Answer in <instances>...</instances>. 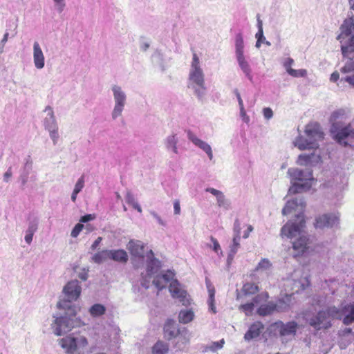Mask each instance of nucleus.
<instances>
[{
    "instance_id": "obj_64",
    "label": "nucleus",
    "mask_w": 354,
    "mask_h": 354,
    "mask_svg": "<svg viewBox=\"0 0 354 354\" xmlns=\"http://www.w3.org/2000/svg\"><path fill=\"white\" fill-rule=\"evenodd\" d=\"M77 194H78V193H75L74 191H73L72 194H71V201L73 202L76 201Z\"/></svg>"
},
{
    "instance_id": "obj_54",
    "label": "nucleus",
    "mask_w": 354,
    "mask_h": 354,
    "mask_svg": "<svg viewBox=\"0 0 354 354\" xmlns=\"http://www.w3.org/2000/svg\"><path fill=\"white\" fill-rule=\"evenodd\" d=\"M234 93H235L236 96V98H237V100H238V102H239V109H242L243 108H244V106H243V100L241 97V95L239 92V91L237 89H235L234 91Z\"/></svg>"
},
{
    "instance_id": "obj_31",
    "label": "nucleus",
    "mask_w": 354,
    "mask_h": 354,
    "mask_svg": "<svg viewBox=\"0 0 354 354\" xmlns=\"http://www.w3.org/2000/svg\"><path fill=\"white\" fill-rule=\"evenodd\" d=\"M261 298V295H257L253 298V301L252 302L241 305L240 308L243 310L246 315H250L253 312L255 304H257L259 302H260Z\"/></svg>"
},
{
    "instance_id": "obj_52",
    "label": "nucleus",
    "mask_w": 354,
    "mask_h": 354,
    "mask_svg": "<svg viewBox=\"0 0 354 354\" xmlns=\"http://www.w3.org/2000/svg\"><path fill=\"white\" fill-rule=\"evenodd\" d=\"M95 216L94 214H86L81 217L80 221L82 223H86V222H88L90 221L95 219Z\"/></svg>"
},
{
    "instance_id": "obj_25",
    "label": "nucleus",
    "mask_w": 354,
    "mask_h": 354,
    "mask_svg": "<svg viewBox=\"0 0 354 354\" xmlns=\"http://www.w3.org/2000/svg\"><path fill=\"white\" fill-rule=\"evenodd\" d=\"M152 62L154 64L158 66L162 72L168 68L167 59L165 58L163 54L159 50H156L153 54Z\"/></svg>"
},
{
    "instance_id": "obj_7",
    "label": "nucleus",
    "mask_w": 354,
    "mask_h": 354,
    "mask_svg": "<svg viewBox=\"0 0 354 354\" xmlns=\"http://www.w3.org/2000/svg\"><path fill=\"white\" fill-rule=\"evenodd\" d=\"M287 174L292 184L288 189L290 195L308 191L315 182L313 171L308 168L300 169L291 167L288 169Z\"/></svg>"
},
{
    "instance_id": "obj_12",
    "label": "nucleus",
    "mask_w": 354,
    "mask_h": 354,
    "mask_svg": "<svg viewBox=\"0 0 354 354\" xmlns=\"http://www.w3.org/2000/svg\"><path fill=\"white\" fill-rule=\"evenodd\" d=\"M113 97V109L111 112V118L116 120L120 117L124 110L127 104V96L122 88L118 85L113 84L111 88Z\"/></svg>"
},
{
    "instance_id": "obj_14",
    "label": "nucleus",
    "mask_w": 354,
    "mask_h": 354,
    "mask_svg": "<svg viewBox=\"0 0 354 354\" xmlns=\"http://www.w3.org/2000/svg\"><path fill=\"white\" fill-rule=\"evenodd\" d=\"M59 344L67 353H73L77 348L84 347L88 344L87 339L84 336L75 335L74 333L59 340Z\"/></svg>"
},
{
    "instance_id": "obj_57",
    "label": "nucleus",
    "mask_w": 354,
    "mask_h": 354,
    "mask_svg": "<svg viewBox=\"0 0 354 354\" xmlns=\"http://www.w3.org/2000/svg\"><path fill=\"white\" fill-rule=\"evenodd\" d=\"M102 240V237H100V236L97 237V239L91 245V250H95L97 248V246L100 245Z\"/></svg>"
},
{
    "instance_id": "obj_43",
    "label": "nucleus",
    "mask_w": 354,
    "mask_h": 354,
    "mask_svg": "<svg viewBox=\"0 0 354 354\" xmlns=\"http://www.w3.org/2000/svg\"><path fill=\"white\" fill-rule=\"evenodd\" d=\"M49 133V136L52 140L53 144L57 145L59 139L58 127L47 130Z\"/></svg>"
},
{
    "instance_id": "obj_49",
    "label": "nucleus",
    "mask_w": 354,
    "mask_h": 354,
    "mask_svg": "<svg viewBox=\"0 0 354 354\" xmlns=\"http://www.w3.org/2000/svg\"><path fill=\"white\" fill-rule=\"evenodd\" d=\"M241 223L239 221V220H236L234 223V236H238L239 238H241Z\"/></svg>"
},
{
    "instance_id": "obj_55",
    "label": "nucleus",
    "mask_w": 354,
    "mask_h": 354,
    "mask_svg": "<svg viewBox=\"0 0 354 354\" xmlns=\"http://www.w3.org/2000/svg\"><path fill=\"white\" fill-rule=\"evenodd\" d=\"M151 214L157 221L160 225H165V222L160 218V216L155 212H151Z\"/></svg>"
},
{
    "instance_id": "obj_51",
    "label": "nucleus",
    "mask_w": 354,
    "mask_h": 354,
    "mask_svg": "<svg viewBox=\"0 0 354 354\" xmlns=\"http://www.w3.org/2000/svg\"><path fill=\"white\" fill-rule=\"evenodd\" d=\"M341 82L344 81L354 87V73L351 75H346L344 78H342Z\"/></svg>"
},
{
    "instance_id": "obj_16",
    "label": "nucleus",
    "mask_w": 354,
    "mask_h": 354,
    "mask_svg": "<svg viewBox=\"0 0 354 354\" xmlns=\"http://www.w3.org/2000/svg\"><path fill=\"white\" fill-rule=\"evenodd\" d=\"M297 324L294 322L283 323L278 322L274 324L275 330L279 332L281 337H293L297 329Z\"/></svg>"
},
{
    "instance_id": "obj_28",
    "label": "nucleus",
    "mask_w": 354,
    "mask_h": 354,
    "mask_svg": "<svg viewBox=\"0 0 354 354\" xmlns=\"http://www.w3.org/2000/svg\"><path fill=\"white\" fill-rule=\"evenodd\" d=\"M37 227H38L37 221L33 220V221H31L29 222L28 228L26 231V235L24 237L25 241L28 244L31 243V242L32 241L33 235H34L35 232L37 231Z\"/></svg>"
},
{
    "instance_id": "obj_56",
    "label": "nucleus",
    "mask_w": 354,
    "mask_h": 354,
    "mask_svg": "<svg viewBox=\"0 0 354 354\" xmlns=\"http://www.w3.org/2000/svg\"><path fill=\"white\" fill-rule=\"evenodd\" d=\"M174 210L175 214H180V206L178 201H175L174 203Z\"/></svg>"
},
{
    "instance_id": "obj_35",
    "label": "nucleus",
    "mask_w": 354,
    "mask_h": 354,
    "mask_svg": "<svg viewBox=\"0 0 354 354\" xmlns=\"http://www.w3.org/2000/svg\"><path fill=\"white\" fill-rule=\"evenodd\" d=\"M106 308L100 304L93 305L90 309L89 313L93 317H99L104 314Z\"/></svg>"
},
{
    "instance_id": "obj_53",
    "label": "nucleus",
    "mask_w": 354,
    "mask_h": 354,
    "mask_svg": "<svg viewBox=\"0 0 354 354\" xmlns=\"http://www.w3.org/2000/svg\"><path fill=\"white\" fill-rule=\"evenodd\" d=\"M240 115H241V118H242V120L244 122L248 123L250 122V118L248 115H247L244 108H243L242 109H240Z\"/></svg>"
},
{
    "instance_id": "obj_5",
    "label": "nucleus",
    "mask_w": 354,
    "mask_h": 354,
    "mask_svg": "<svg viewBox=\"0 0 354 354\" xmlns=\"http://www.w3.org/2000/svg\"><path fill=\"white\" fill-rule=\"evenodd\" d=\"M347 118V112L340 109L333 111L330 117V133L333 138L341 145L354 147V128L351 124L343 127V122Z\"/></svg>"
},
{
    "instance_id": "obj_47",
    "label": "nucleus",
    "mask_w": 354,
    "mask_h": 354,
    "mask_svg": "<svg viewBox=\"0 0 354 354\" xmlns=\"http://www.w3.org/2000/svg\"><path fill=\"white\" fill-rule=\"evenodd\" d=\"M293 64L294 59L290 57H288L283 60L282 64L288 73L290 72V70L292 69L291 66Z\"/></svg>"
},
{
    "instance_id": "obj_33",
    "label": "nucleus",
    "mask_w": 354,
    "mask_h": 354,
    "mask_svg": "<svg viewBox=\"0 0 354 354\" xmlns=\"http://www.w3.org/2000/svg\"><path fill=\"white\" fill-rule=\"evenodd\" d=\"M109 259V250H103L95 253L91 257L92 261L97 264L102 263Z\"/></svg>"
},
{
    "instance_id": "obj_13",
    "label": "nucleus",
    "mask_w": 354,
    "mask_h": 354,
    "mask_svg": "<svg viewBox=\"0 0 354 354\" xmlns=\"http://www.w3.org/2000/svg\"><path fill=\"white\" fill-rule=\"evenodd\" d=\"M310 285V281L307 276H302V271L301 270H295L286 280L285 286L287 290L292 291V295L295 293H299L306 289Z\"/></svg>"
},
{
    "instance_id": "obj_37",
    "label": "nucleus",
    "mask_w": 354,
    "mask_h": 354,
    "mask_svg": "<svg viewBox=\"0 0 354 354\" xmlns=\"http://www.w3.org/2000/svg\"><path fill=\"white\" fill-rule=\"evenodd\" d=\"M125 200L127 203L131 205L135 209L139 212H142V208L140 205L138 203L133 195L130 192H127L125 196Z\"/></svg>"
},
{
    "instance_id": "obj_40",
    "label": "nucleus",
    "mask_w": 354,
    "mask_h": 354,
    "mask_svg": "<svg viewBox=\"0 0 354 354\" xmlns=\"http://www.w3.org/2000/svg\"><path fill=\"white\" fill-rule=\"evenodd\" d=\"M225 344L224 339H221L218 342H213L210 343L208 346H207L206 349L209 350L211 351L215 352L218 350L221 349L223 347V345Z\"/></svg>"
},
{
    "instance_id": "obj_15",
    "label": "nucleus",
    "mask_w": 354,
    "mask_h": 354,
    "mask_svg": "<svg viewBox=\"0 0 354 354\" xmlns=\"http://www.w3.org/2000/svg\"><path fill=\"white\" fill-rule=\"evenodd\" d=\"M339 216L335 214H326L316 218L315 227H333L338 225Z\"/></svg>"
},
{
    "instance_id": "obj_62",
    "label": "nucleus",
    "mask_w": 354,
    "mask_h": 354,
    "mask_svg": "<svg viewBox=\"0 0 354 354\" xmlns=\"http://www.w3.org/2000/svg\"><path fill=\"white\" fill-rule=\"evenodd\" d=\"M32 161L30 158V157H28L27 159H26V162L25 163V168L27 169H31L32 168Z\"/></svg>"
},
{
    "instance_id": "obj_32",
    "label": "nucleus",
    "mask_w": 354,
    "mask_h": 354,
    "mask_svg": "<svg viewBox=\"0 0 354 354\" xmlns=\"http://www.w3.org/2000/svg\"><path fill=\"white\" fill-rule=\"evenodd\" d=\"M259 315L266 316L276 312L274 302L270 301L268 304L261 305L257 310Z\"/></svg>"
},
{
    "instance_id": "obj_61",
    "label": "nucleus",
    "mask_w": 354,
    "mask_h": 354,
    "mask_svg": "<svg viewBox=\"0 0 354 354\" xmlns=\"http://www.w3.org/2000/svg\"><path fill=\"white\" fill-rule=\"evenodd\" d=\"M257 28H258V31L257 32L263 31V21L260 19V17L259 15H257Z\"/></svg>"
},
{
    "instance_id": "obj_59",
    "label": "nucleus",
    "mask_w": 354,
    "mask_h": 354,
    "mask_svg": "<svg viewBox=\"0 0 354 354\" xmlns=\"http://www.w3.org/2000/svg\"><path fill=\"white\" fill-rule=\"evenodd\" d=\"M339 73L337 71H335L331 74L330 80L331 82H335L339 80Z\"/></svg>"
},
{
    "instance_id": "obj_20",
    "label": "nucleus",
    "mask_w": 354,
    "mask_h": 354,
    "mask_svg": "<svg viewBox=\"0 0 354 354\" xmlns=\"http://www.w3.org/2000/svg\"><path fill=\"white\" fill-rule=\"evenodd\" d=\"M205 192L212 194L216 197V203L219 207L223 208L225 210L230 208V201L226 198L221 191L212 187H207L205 189Z\"/></svg>"
},
{
    "instance_id": "obj_30",
    "label": "nucleus",
    "mask_w": 354,
    "mask_h": 354,
    "mask_svg": "<svg viewBox=\"0 0 354 354\" xmlns=\"http://www.w3.org/2000/svg\"><path fill=\"white\" fill-rule=\"evenodd\" d=\"M194 318V313L191 309L182 310L179 312L178 320L182 324H188Z\"/></svg>"
},
{
    "instance_id": "obj_10",
    "label": "nucleus",
    "mask_w": 354,
    "mask_h": 354,
    "mask_svg": "<svg viewBox=\"0 0 354 354\" xmlns=\"http://www.w3.org/2000/svg\"><path fill=\"white\" fill-rule=\"evenodd\" d=\"M67 311L64 315H54L50 324V328L54 335L62 336L71 331L75 326V317L76 314L71 315V311Z\"/></svg>"
},
{
    "instance_id": "obj_34",
    "label": "nucleus",
    "mask_w": 354,
    "mask_h": 354,
    "mask_svg": "<svg viewBox=\"0 0 354 354\" xmlns=\"http://www.w3.org/2000/svg\"><path fill=\"white\" fill-rule=\"evenodd\" d=\"M169 350L168 345L162 342H157L152 348L153 354H165Z\"/></svg>"
},
{
    "instance_id": "obj_9",
    "label": "nucleus",
    "mask_w": 354,
    "mask_h": 354,
    "mask_svg": "<svg viewBox=\"0 0 354 354\" xmlns=\"http://www.w3.org/2000/svg\"><path fill=\"white\" fill-rule=\"evenodd\" d=\"M64 297L57 303V306L64 310L71 311V315L76 314L77 308L72 302L76 301L82 291L80 282L77 280H73L64 288Z\"/></svg>"
},
{
    "instance_id": "obj_8",
    "label": "nucleus",
    "mask_w": 354,
    "mask_h": 354,
    "mask_svg": "<svg viewBox=\"0 0 354 354\" xmlns=\"http://www.w3.org/2000/svg\"><path fill=\"white\" fill-rule=\"evenodd\" d=\"M187 85L198 98L201 99L205 95V74L201 68L199 57L196 53L193 54Z\"/></svg>"
},
{
    "instance_id": "obj_46",
    "label": "nucleus",
    "mask_w": 354,
    "mask_h": 354,
    "mask_svg": "<svg viewBox=\"0 0 354 354\" xmlns=\"http://www.w3.org/2000/svg\"><path fill=\"white\" fill-rule=\"evenodd\" d=\"M84 225L81 223H77L75 225L71 231V236L73 238H76L82 230Z\"/></svg>"
},
{
    "instance_id": "obj_27",
    "label": "nucleus",
    "mask_w": 354,
    "mask_h": 354,
    "mask_svg": "<svg viewBox=\"0 0 354 354\" xmlns=\"http://www.w3.org/2000/svg\"><path fill=\"white\" fill-rule=\"evenodd\" d=\"M164 333L165 337L171 339L178 334V330L176 328V323L174 321L169 320L164 326Z\"/></svg>"
},
{
    "instance_id": "obj_63",
    "label": "nucleus",
    "mask_w": 354,
    "mask_h": 354,
    "mask_svg": "<svg viewBox=\"0 0 354 354\" xmlns=\"http://www.w3.org/2000/svg\"><path fill=\"white\" fill-rule=\"evenodd\" d=\"M8 36H9V33L8 32H5V34L3 35V37L0 42L2 44H4L6 45V44L8 39Z\"/></svg>"
},
{
    "instance_id": "obj_4",
    "label": "nucleus",
    "mask_w": 354,
    "mask_h": 354,
    "mask_svg": "<svg viewBox=\"0 0 354 354\" xmlns=\"http://www.w3.org/2000/svg\"><path fill=\"white\" fill-rule=\"evenodd\" d=\"M340 30L337 39L341 42V50L345 60L340 71L346 74L354 71V17L346 19Z\"/></svg>"
},
{
    "instance_id": "obj_50",
    "label": "nucleus",
    "mask_w": 354,
    "mask_h": 354,
    "mask_svg": "<svg viewBox=\"0 0 354 354\" xmlns=\"http://www.w3.org/2000/svg\"><path fill=\"white\" fill-rule=\"evenodd\" d=\"M263 117L266 120H270L273 117V111L269 108L266 107L263 109Z\"/></svg>"
},
{
    "instance_id": "obj_26",
    "label": "nucleus",
    "mask_w": 354,
    "mask_h": 354,
    "mask_svg": "<svg viewBox=\"0 0 354 354\" xmlns=\"http://www.w3.org/2000/svg\"><path fill=\"white\" fill-rule=\"evenodd\" d=\"M178 142V138L175 134L168 136L165 140V145L168 151H171L176 154H178V151L177 148V144Z\"/></svg>"
},
{
    "instance_id": "obj_45",
    "label": "nucleus",
    "mask_w": 354,
    "mask_h": 354,
    "mask_svg": "<svg viewBox=\"0 0 354 354\" xmlns=\"http://www.w3.org/2000/svg\"><path fill=\"white\" fill-rule=\"evenodd\" d=\"M53 1L56 10L59 13L62 12L66 6L65 0H53Z\"/></svg>"
},
{
    "instance_id": "obj_58",
    "label": "nucleus",
    "mask_w": 354,
    "mask_h": 354,
    "mask_svg": "<svg viewBox=\"0 0 354 354\" xmlns=\"http://www.w3.org/2000/svg\"><path fill=\"white\" fill-rule=\"evenodd\" d=\"M253 231V227L251 225H248V227H247V230L245 231H244V233H243V237L244 239H247L248 238L249 235H250V233L251 232Z\"/></svg>"
},
{
    "instance_id": "obj_1",
    "label": "nucleus",
    "mask_w": 354,
    "mask_h": 354,
    "mask_svg": "<svg viewBox=\"0 0 354 354\" xmlns=\"http://www.w3.org/2000/svg\"><path fill=\"white\" fill-rule=\"evenodd\" d=\"M145 244L140 240L131 239L129 241L127 248L131 257L132 264L135 268H140L146 261L145 272L141 274L140 285L148 289L152 283L158 290H162L170 282L169 290L173 298L178 299L183 306L189 304L187 292L181 288L178 280L174 279V270H167L165 272H159L161 262L154 257L151 250L146 251Z\"/></svg>"
},
{
    "instance_id": "obj_29",
    "label": "nucleus",
    "mask_w": 354,
    "mask_h": 354,
    "mask_svg": "<svg viewBox=\"0 0 354 354\" xmlns=\"http://www.w3.org/2000/svg\"><path fill=\"white\" fill-rule=\"evenodd\" d=\"M240 240L241 238H239L238 236H234L233 238L232 243L230 246V252L227 259L228 265L232 263L234 255L236 254L239 248H240Z\"/></svg>"
},
{
    "instance_id": "obj_17",
    "label": "nucleus",
    "mask_w": 354,
    "mask_h": 354,
    "mask_svg": "<svg viewBox=\"0 0 354 354\" xmlns=\"http://www.w3.org/2000/svg\"><path fill=\"white\" fill-rule=\"evenodd\" d=\"M187 138L196 147L203 150L209 159L212 160L214 158L211 146L206 142L202 140L196 136L193 132L188 131Z\"/></svg>"
},
{
    "instance_id": "obj_41",
    "label": "nucleus",
    "mask_w": 354,
    "mask_h": 354,
    "mask_svg": "<svg viewBox=\"0 0 354 354\" xmlns=\"http://www.w3.org/2000/svg\"><path fill=\"white\" fill-rule=\"evenodd\" d=\"M245 294H254L258 292V286L254 283H247L243 287Z\"/></svg>"
},
{
    "instance_id": "obj_18",
    "label": "nucleus",
    "mask_w": 354,
    "mask_h": 354,
    "mask_svg": "<svg viewBox=\"0 0 354 354\" xmlns=\"http://www.w3.org/2000/svg\"><path fill=\"white\" fill-rule=\"evenodd\" d=\"M32 50L33 62L35 68L39 70L42 69L45 66V57L38 41H34Z\"/></svg>"
},
{
    "instance_id": "obj_44",
    "label": "nucleus",
    "mask_w": 354,
    "mask_h": 354,
    "mask_svg": "<svg viewBox=\"0 0 354 354\" xmlns=\"http://www.w3.org/2000/svg\"><path fill=\"white\" fill-rule=\"evenodd\" d=\"M84 187V176H82L77 181V183L75 185V187L73 189V191L75 193H80L82 189Z\"/></svg>"
},
{
    "instance_id": "obj_38",
    "label": "nucleus",
    "mask_w": 354,
    "mask_h": 354,
    "mask_svg": "<svg viewBox=\"0 0 354 354\" xmlns=\"http://www.w3.org/2000/svg\"><path fill=\"white\" fill-rule=\"evenodd\" d=\"M272 268V263L268 259H262L256 267L257 271H268Z\"/></svg>"
},
{
    "instance_id": "obj_22",
    "label": "nucleus",
    "mask_w": 354,
    "mask_h": 354,
    "mask_svg": "<svg viewBox=\"0 0 354 354\" xmlns=\"http://www.w3.org/2000/svg\"><path fill=\"white\" fill-rule=\"evenodd\" d=\"M46 117L44 119V126L46 130L57 127V122L54 115L53 109L51 106H48L44 109Z\"/></svg>"
},
{
    "instance_id": "obj_60",
    "label": "nucleus",
    "mask_w": 354,
    "mask_h": 354,
    "mask_svg": "<svg viewBox=\"0 0 354 354\" xmlns=\"http://www.w3.org/2000/svg\"><path fill=\"white\" fill-rule=\"evenodd\" d=\"M12 174L11 171V169L9 168L3 175L4 181L8 182L10 178L12 176Z\"/></svg>"
},
{
    "instance_id": "obj_6",
    "label": "nucleus",
    "mask_w": 354,
    "mask_h": 354,
    "mask_svg": "<svg viewBox=\"0 0 354 354\" xmlns=\"http://www.w3.org/2000/svg\"><path fill=\"white\" fill-rule=\"evenodd\" d=\"M324 132L317 122H310L305 127L304 135H299L293 141L295 147L301 151L317 149L323 140Z\"/></svg>"
},
{
    "instance_id": "obj_24",
    "label": "nucleus",
    "mask_w": 354,
    "mask_h": 354,
    "mask_svg": "<svg viewBox=\"0 0 354 354\" xmlns=\"http://www.w3.org/2000/svg\"><path fill=\"white\" fill-rule=\"evenodd\" d=\"M109 259L124 263L128 261V254L127 252L122 249L109 250Z\"/></svg>"
},
{
    "instance_id": "obj_3",
    "label": "nucleus",
    "mask_w": 354,
    "mask_h": 354,
    "mask_svg": "<svg viewBox=\"0 0 354 354\" xmlns=\"http://www.w3.org/2000/svg\"><path fill=\"white\" fill-rule=\"evenodd\" d=\"M333 318L342 319L345 325H350L353 323L354 302L345 305L341 310L334 306L329 307L326 310H320L316 316L312 317H310L308 313L304 314L306 321L317 330L330 327Z\"/></svg>"
},
{
    "instance_id": "obj_2",
    "label": "nucleus",
    "mask_w": 354,
    "mask_h": 354,
    "mask_svg": "<svg viewBox=\"0 0 354 354\" xmlns=\"http://www.w3.org/2000/svg\"><path fill=\"white\" fill-rule=\"evenodd\" d=\"M306 203L302 197L296 196L287 201L282 209L283 215H288L292 212L295 213L293 218L289 220L281 229L280 235L282 238L293 239L298 236L292 242L293 256L303 255L308 248L309 239L304 234L306 221L304 219V209Z\"/></svg>"
},
{
    "instance_id": "obj_23",
    "label": "nucleus",
    "mask_w": 354,
    "mask_h": 354,
    "mask_svg": "<svg viewBox=\"0 0 354 354\" xmlns=\"http://www.w3.org/2000/svg\"><path fill=\"white\" fill-rule=\"evenodd\" d=\"M264 327L263 325L259 322H254L253 324H252L248 330L246 332V333L244 335V339L245 341H250L257 337L259 336L261 333L263 331Z\"/></svg>"
},
{
    "instance_id": "obj_11",
    "label": "nucleus",
    "mask_w": 354,
    "mask_h": 354,
    "mask_svg": "<svg viewBox=\"0 0 354 354\" xmlns=\"http://www.w3.org/2000/svg\"><path fill=\"white\" fill-rule=\"evenodd\" d=\"M235 57L238 65L245 77L252 82V68L244 54V41L241 33L237 34L235 37Z\"/></svg>"
},
{
    "instance_id": "obj_19",
    "label": "nucleus",
    "mask_w": 354,
    "mask_h": 354,
    "mask_svg": "<svg viewBox=\"0 0 354 354\" xmlns=\"http://www.w3.org/2000/svg\"><path fill=\"white\" fill-rule=\"evenodd\" d=\"M321 161V156L315 153L300 154L297 164L301 166H314Z\"/></svg>"
},
{
    "instance_id": "obj_48",
    "label": "nucleus",
    "mask_w": 354,
    "mask_h": 354,
    "mask_svg": "<svg viewBox=\"0 0 354 354\" xmlns=\"http://www.w3.org/2000/svg\"><path fill=\"white\" fill-rule=\"evenodd\" d=\"M210 240H211L212 243H213V246H212L213 250L218 254H219V252L221 254H222V250H221L220 244L218 242V241L213 236H211Z\"/></svg>"
},
{
    "instance_id": "obj_36",
    "label": "nucleus",
    "mask_w": 354,
    "mask_h": 354,
    "mask_svg": "<svg viewBox=\"0 0 354 354\" xmlns=\"http://www.w3.org/2000/svg\"><path fill=\"white\" fill-rule=\"evenodd\" d=\"M207 289H208V292H209V299L207 300L209 309L212 313H216V306L214 305L215 290L214 288H211L209 286H207Z\"/></svg>"
},
{
    "instance_id": "obj_39",
    "label": "nucleus",
    "mask_w": 354,
    "mask_h": 354,
    "mask_svg": "<svg viewBox=\"0 0 354 354\" xmlns=\"http://www.w3.org/2000/svg\"><path fill=\"white\" fill-rule=\"evenodd\" d=\"M255 37L257 39L255 46L257 48L261 47V44H265L268 46H271V43L266 39V37L263 35V31L257 32L255 35Z\"/></svg>"
},
{
    "instance_id": "obj_21",
    "label": "nucleus",
    "mask_w": 354,
    "mask_h": 354,
    "mask_svg": "<svg viewBox=\"0 0 354 354\" xmlns=\"http://www.w3.org/2000/svg\"><path fill=\"white\" fill-rule=\"evenodd\" d=\"M295 299L292 294H286L274 302L276 312H283L288 310L294 304Z\"/></svg>"
},
{
    "instance_id": "obj_42",
    "label": "nucleus",
    "mask_w": 354,
    "mask_h": 354,
    "mask_svg": "<svg viewBox=\"0 0 354 354\" xmlns=\"http://www.w3.org/2000/svg\"><path fill=\"white\" fill-rule=\"evenodd\" d=\"M288 74L294 77H304L307 75V71L306 69H292L290 70Z\"/></svg>"
}]
</instances>
